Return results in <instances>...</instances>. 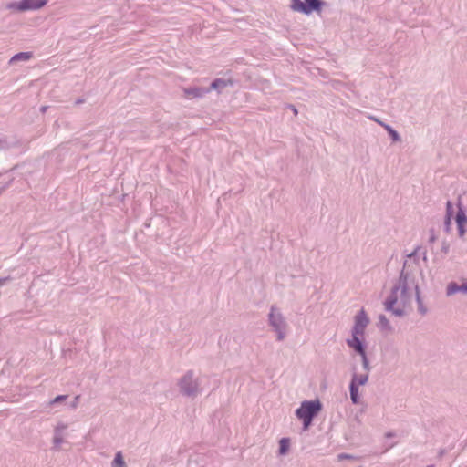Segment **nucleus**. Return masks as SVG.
Wrapping results in <instances>:
<instances>
[{
  "label": "nucleus",
  "mask_w": 467,
  "mask_h": 467,
  "mask_svg": "<svg viewBox=\"0 0 467 467\" xmlns=\"http://www.w3.org/2000/svg\"><path fill=\"white\" fill-rule=\"evenodd\" d=\"M188 381H192V375H186L182 380V388L186 393H191L192 389L187 387Z\"/></svg>",
  "instance_id": "nucleus-15"
},
{
  "label": "nucleus",
  "mask_w": 467,
  "mask_h": 467,
  "mask_svg": "<svg viewBox=\"0 0 467 467\" xmlns=\"http://www.w3.org/2000/svg\"><path fill=\"white\" fill-rule=\"evenodd\" d=\"M368 324V318L364 310H361L355 318V326L353 327V337L348 340V345L354 348L363 358L364 364L367 365V358L361 338L364 336L365 328Z\"/></svg>",
  "instance_id": "nucleus-1"
},
{
  "label": "nucleus",
  "mask_w": 467,
  "mask_h": 467,
  "mask_svg": "<svg viewBox=\"0 0 467 467\" xmlns=\"http://www.w3.org/2000/svg\"><path fill=\"white\" fill-rule=\"evenodd\" d=\"M269 318H270L271 325L278 332V339L279 340L283 339L284 338V335H283V333L281 331V325L283 323L282 317H280V315H276L275 314V309L274 307L271 309V312H270V315H269Z\"/></svg>",
  "instance_id": "nucleus-7"
},
{
  "label": "nucleus",
  "mask_w": 467,
  "mask_h": 467,
  "mask_svg": "<svg viewBox=\"0 0 467 467\" xmlns=\"http://www.w3.org/2000/svg\"><path fill=\"white\" fill-rule=\"evenodd\" d=\"M279 452L280 454H285L288 450H289V446H290V441L289 439L287 438H283L280 440L279 441Z\"/></svg>",
  "instance_id": "nucleus-11"
},
{
  "label": "nucleus",
  "mask_w": 467,
  "mask_h": 467,
  "mask_svg": "<svg viewBox=\"0 0 467 467\" xmlns=\"http://www.w3.org/2000/svg\"><path fill=\"white\" fill-rule=\"evenodd\" d=\"M407 300V279L401 275L392 295L386 301V307L389 310H392L397 315H401L403 311L402 308L405 306Z\"/></svg>",
  "instance_id": "nucleus-2"
},
{
  "label": "nucleus",
  "mask_w": 467,
  "mask_h": 467,
  "mask_svg": "<svg viewBox=\"0 0 467 467\" xmlns=\"http://www.w3.org/2000/svg\"><path fill=\"white\" fill-rule=\"evenodd\" d=\"M6 280H7V278L0 279V285H4Z\"/></svg>",
  "instance_id": "nucleus-19"
},
{
  "label": "nucleus",
  "mask_w": 467,
  "mask_h": 467,
  "mask_svg": "<svg viewBox=\"0 0 467 467\" xmlns=\"http://www.w3.org/2000/svg\"><path fill=\"white\" fill-rule=\"evenodd\" d=\"M66 398H67V397H66V396H63V395H61V396H57V398H55V399L51 401V404L56 403V402H58V401H60V400H65Z\"/></svg>",
  "instance_id": "nucleus-18"
},
{
  "label": "nucleus",
  "mask_w": 467,
  "mask_h": 467,
  "mask_svg": "<svg viewBox=\"0 0 467 467\" xmlns=\"http://www.w3.org/2000/svg\"><path fill=\"white\" fill-rule=\"evenodd\" d=\"M460 290L467 291V286H465V285L458 286L455 283H451L447 287V294L452 295Z\"/></svg>",
  "instance_id": "nucleus-12"
},
{
  "label": "nucleus",
  "mask_w": 467,
  "mask_h": 467,
  "mask_svg": "<svg viewBox=\"0 0 467 467\" xmlns=\"http://www.w3.org/2000/svg\"><path fill=\"white\" fill-rule=\"evenodd\" d=\"M386 129L389 130V132L391 134L393 140H398V134L395 130H393L391 128L386 126Z\"/></svg>",
  "instance_id": "nucleus-17"
},
{
  "label": "nucleus",
  "mask_w": 467,
  "mask_h": 467,
  "mask_svg": "<svg viewBox=\"0 0 467 467\" xmlns=\"http://www.w3.org/2000/svg\"><path fill=\"white\" fill-rule=\"evenodd\" d=\"M47 4V0H21L17 3H13L8 5V8L26 11V10H36L43 7Z\"/></svg>",
  "instance_id": "nucleus-5"
},
{
  "label": "nucleus",
  "mask_w": 467,
  "mask_h": 467,
  "mask_svg": "<svg viewBox=\"0 0 467 467\" xmlns=\"http://www.w3.org/2000/svg\"><path fill=\"white\" fill-rule=\"evenodd\" d=\"M228 84L227 81L225 80H223V79H215L212 85H211V88L213 89H220V88H223L224 87H226Z\"/></svg>",
  "instance_id": "nucleus-14"
},
{
  "label": "nucleus",
  "mask_w": 467,
  "mask_h": 467,
  "mask_svg": "<svg viewBox=\"0 0 467 467\" xmlns=\"http://www.w3.org/2000/svg\"><path fill=\"white\" fill-rule=\"evenodd\" d=\"M112 467H126L121 452H118L112 462Z\"/></svg>",
  "instance_id": "nucleus-13"
},
{
  "label": "nucleus",
  "mask_w": 467,
  "mask_h": 467,
  "mask_svg": "<svg viewBox=\"0 0 467 467\" xmlns=\"http://www.w3.org/2000/svg\"><path fill=\"white\" fill-rule=\"evenodd\" d=\"M368 381V375H355L350 384V397L353 403L358 402V387L366 384Z\"/></svg>",
  "instance_id": "nucleus-6"
},
{
  "label": "nucleus",
  "mask_w": 467,
  "mask_h": 467,
  "mask_svg": "<svg viewBox=\"0 0 467 467\" xmlns=\"http://www.w3.org/2000/svg\"><path fill=\"white\" fill-rule=\"evenodd\" d=\"M455 222L458 225L460 236H463L465 234L464 227L467 224V217L461 207H459L458 212L456 213Z\"/></svg>",
  "instance_id": "nucleus-8"
},
{
  "label": "nucleus",
  "mask_w": 467,
  "mask_h": 467,
  "mask_svg": "<svg viewBox=\"0 0 467 467\" xmlns=\"http://www.w3.org/2000/svg\"><path fill=\"white\" fill-rule=\"evenodd\" d=\"M31 57H32L31 53H29V52H23V53H19V54H16V56H14L12 57V61H15V60H27Z\"/></svg>",
  "instance_id": "nucleus-16"
},
{
  "label": "nucleus",
  "mask_w": 467,
  "mask_h": 467,
  "mask_svg": "<svg viewBox=\"0 0 467 467\" xmlns=\"http://www.w3.org/2000/svg\"><path fill=\"white\" fill-rule=\"evenodd\" d=\"M321 410V403L319 400H309L302 402L300 408L296 411L299 420L303 421L304 430H307L313 418Z\"/></svg>",
  "instance_id": "nucleus-3"
},
{
  "label": "nucleus",
  "mask_w": 467,
  "mask_h": 467,
  "mask_svg": "<svg viewBox=\"0 0 467 467\" xmlns=\"http://www.w3.org/2000/svg\"><path fill=\"white\" fill-rule=\"evenodd\" d=\"M293 112H294L295 114H297V110H296V109H293Z\"/></svg>",
  "instance_id": "nucleus-20"
},
{
  "label": "nucleus",
  "mask_w": 467,
  "mask_h": 467,
  "mask_svg": "<svg viewBox=\"0 0 467 467\" xmlns=\"http://www.w3.org/2000/svg\"><path fill=\"white\" fill-rule=\"evenodd\" d=\"M321 7V2L319 0H292L291 8L294 11L301 12L304 14H310L313 11H318Z\"/></svg>",
  "instance_id": "nucleus-4"
},
{
  "label": "nucleus",
  "mask_w": 467,
  "mask_h": 467,
  "mask_svg": "<svg viewBox=\"0 0 467 467\" xmlns=\"http://www.w3.org/2000/svg\"><path fill=\"white\" fill-rule=\"evenodd\" d=\"M453 213V206L452 203L449 201L447 202V213H446V219H445V224L447 228H450L451 218Z\"/></svg>",
  "instance_id": "nucleus-10"
},
{
  "label": "nucleus",
  "mask_w": 467,
  "mask_h": 467,
  "mask_svg": "<svg viewBox=\"0 0 467 467\" xmlns=\"http://www.w3.org/2000/svg\"><path fill=\"white\" fill-rule=\"evenodd\" d=\"M208 90H204L202 88H185L184 89V95L187 99H193V98H198V97H202L205 92H207Z\"/></svg>",
  "instance_id": "nucleus-9"
}]
</instances>
